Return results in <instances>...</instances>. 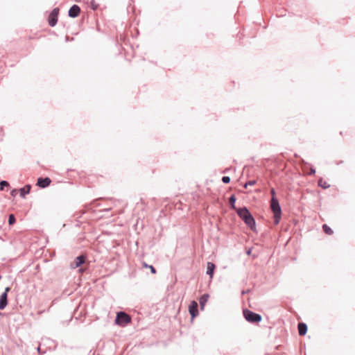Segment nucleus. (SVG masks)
<instances>
[{"mask_svg":"<svg viewBox=\"0 0 355 355\" xmlns=\"http://www.w3.org/2000/svg\"><path fill=\"white\" fill-rule=\"evenodd\" d=\"M270 193L272 196L270 208L274 214V223L275 225H277L281 219L282 210L278 200L275 198L276 193L274 189H271Z\"/></svg>","mask_w":355,"mask_h":355,"instance_id":"obj_1","label":"nucleus"},{"mask_svg":"<svg viewBox=\"0 0 355 355\" xmlns=\"http://www.w3.org/2000/svg\"><path fill=\"white\" fill-rule=\"evenodd\" d=\"M236 213L243 220L245 224L253 230L255 226V221L248 209L245 207L239 208L236 209Z\"/></svg>","mask_w":355,"mask_h":355,"instance_id":"obj_2","label":"nucleus"},{"mask_svg":"<svg viewBox=\"0 0 355 355\" xmlns=\"http://www.w3.org/2000/svg\"><path fill=\"white\" fill-rule=\"evenodd\" d=\"M243 315L245 320L250 322H259L262 318L259 314L255 313L248 309L243 310Z\"/></svg>","mask_w":355,"mask_h":355,"instance_id":"obj_3","label":"nucleus"},{"mask_svg":"<svg viewBox=\"0 0 355 355\" xmlns=\"http://www.w3.org/2000/svg\"><path fill=\"white\" fill-rule=\"evenodd\" d=\"M131 321V318L130 315L126 314L124 312H119L116 315V318L115 320L116 324L120 326H125L130 323Z\"/></svg>","mask_w":355,"mask_h":355,"instance_id":"obj_4","label":"nucleus"},{"mask_svg":"<svg viewBox=\"0 0 355 355\" xmlns=\"http://www.w3.org/2000/svg\"><path fill=\"white\" fill-rule=\"evenodd\" d=\"M59 13V9L58 8H54L51 12L50 13L49 16V24L51 26H54L58 21V16Z\"/></svg>","mask_w":355,"mask_h":355,"instance_id":"obj_5","label":"nucleus"},{"mask_svg":"<svg viewBox=\"0 0 355 355\" xmlns=\"http://www.w3.org/2000/svg\"><path fill=\"white\" fill-rule=\"evenodd\" d=\"M10 291V288L7 287L5 289L4 293L0 296V310H3L8 304V292Z\"/></svg>","mask_w":355,"mask_h":355,"instance_id":"obj_6","label":"nucleus"},{"mask_svg":"<svg viewBox=\"0 0 355 355\" xmlns=\"http://www.w3.org/2000/svg\"><path fill=\"white\" fill-rule=\"evenodd\" d=\"M189 311L192 319L198 315V304L196 301H192L189 306Z\"/></svg>","mask_w":355,"mask_h":355,"instance_id":"obj_7","label":"nucleus"},{"mask_svg":"<svg viewBox=\"0 0 355 355\" xmlns=\"http://www.w3.org/2000/svg\"><path fill=\"white\" fill-rule=\"evenodd\" d=\"M51 182V180L49 178H40L37 179V185L40 187L45 188V187L49 186Z\"/></svg>","mask_w":355,"mask_h":355,"instance_id":"obj_8","label":"nucleus"},{"mask_svg":"<svg viewBox=\"0 0 355 355\" xmlns=\"http://www.w3.org/2000/svg\"><path fill=\"white\" fill-rule=\"evenodd\" d=\"M85 261V257L84 255L78 256L76 258L73 262L71 263V267L76 268L81 266Z\"/></svg>","mask_w":355,"mask_h":355,"instance_id":"obj_9","label":"nucleus"},{"mask_svg":"<svg viewBox=\"0 0 355 355\" xmlns=\"http://www.w3.org/2000/svg\"><path fill=\"white\" fill-rule=\"evenodd\" d=\"M80 12V8L77 5H73L69 10V15L71 17H76Z\"/></svg>","mask_w":355,"mask_h":355,"instance_id":"obj_10","label":"nucleus"},{"mask_svg":"<svg viewBox=\"0 0 355 355\" xmlns=\"http://www.w3.org/2000/svg\"><path fill=\"white\" fill-rule=\"evenodd\" d=\"M215 265L213 263L208 262L207 266V274L209 275L210 278L211 279L214 275V271L215 270Z\"/></svg>","mask_w":355,"mask_h":355,"instance_id":"obj_11","label":"nucleus"},{"mask_svg":"<svg viewBox=\"0 0 355 355\" xmlns=\"http://www.w3.org/2000/svg\"><path fill=\"white\" fill-rule=\"evenodd\" d=\"M298 331L300 336H304L307 331L306 324L302 322H300L298 324Z\"/></svg>","mask_w":355,"mask_h":355,"instance_id":"obj_12","label":"nucleus"},{"mask_svg":"<svg viewBox=\"0 0 355 355\" xmlns=\"http://www.w3.org/2000/svg\"><path fill=\"white\" fill-rule=\"evenodd\" d=\"M209 295L208 294H204L200 298L199 302L201 309H203L207 302L208 301Z\"/></svg>","mask_w":355,"mask_h":355,"instance_id":"obj_13","label":"nucleus"},{"mask_svg":"<svg viewBox=\"0 0 355 355\" xmlns=\"http://www.w3.org/2000/svg\"><path fill=\"white\" fill-rule=\"evenodd\" d=\"M31 185H26L25 187H24L23 188L20 189L19 190V193H20V196L22 197V198H25V196L26 194H28L29 193L30 191H31Z\"/></svg>","mask_w":355,"mask_h":355,"instance_id":"obj_14","label":"nucleus"},{"mask_svg":"<svg viewBox=\"0 0 355 355\" xmlns=\"http://www.w3.org/2000/svg\"><path fill=\"white\" fill-rule=\"evenodd\" d=\"M318 186L323 189H328L330 187V184L322 178L318 180Z\"/></svg>","mask_w":355,"mask_h":355,"instance_id":"obj_15","label":"nucleus"},{"mask_svg":"<svg viewBox=\"0 0 355 355\" xmlns=\"http://www.w3.org/2000/svg\"><path fill=\"white\" fill-rule=\"evenodd\" d=\"M322 230L324 233L327 235H332L334 232L327 225L324 224L322 225Z\"/></svg>","mask_w":355,"mask_h":355,"instance_id":"obj_16","label":"nucleus"},{"mask_svg":"<svg viewBox=\"0 0 355 355\" xmlns=\"http://www.w3.org/2000/svg\"><path fill=\"white\" fill-rule=\"evenodd\" d=\"M89 6L92 10H95L98 8V4L96 2L95 0H91L89 2Z\"/></svg>","mask_w":355,"mask_h":355,"instance_id":"obj_17","label":"nucleus"},{"mask_svg":"<svg viewBox=\"0 0 355 355\" xmlns=\"http://www.w3.org/2000/svg\"><path fill=\"white\" fill-rule=\"evenodd\" d=\"M143 266L144 268H150V271L153 274H155L156 273V270L155 268L153 266H150V265H148L147 263H146L145 262L143 263Z\"/></svg>","mask_w":355,"mask_h":355,"instance_id":"obj_18","label":"nucleus"},{"mask_svg":"<svg viewBox=\"0 0 355 355\" xmlns=\"http://www.w3.org/2000/svg\"><path fill=\"white\" fill-rule=\"evenodd\" d=\"M15 223V218L13 214H10L8 218L9 225H13Z\"/></svg>","mask_w":355,"mask_h":355,"instance_id":"obj_19","label":"nucleus"},{"mask_svg":"<svg viewBox=\"0 0 355 355\" xmlns=\"http://www.w3.org/2000/svg\"><path fill=\"white\" fill-rule=\"evenodd\" d=\"M235 202H236V198H235V196H232L230 197V204H231V205H232V207L233 209H236V208H235V206H234V203H235Z\"/></svg>","mask_w":355,"mask_h":355,"instance_id":"obj_20","label":"nucleus"},{"mask_svg":"<svg viewBox=\"0 0 355 355\" xmlns=\"http://www.w3.org/2000/svg\"><path fill=\"white\" fill-rule=\"evenodd\" d=\"M9 186V183L5 180H3L0 182V189L3 190V187H8Z\"/></svg>","mask_w":355,"mask_h":355,"instance_id":"obj_21","label":"nucleus"},{"mask_svg":"<svg viewBox=\"0 0 355 355\" xmlns=\"http://www.w3.org/2000/svg\"><path fill=\"white\" fill-rule=\"evenodd\" d=\"M222 181H223L224 183L227 184V183H229V182H230V177H228V176H224V177H223V178H222Z\"/></svg>","mask_w":355,"mask_h":355,"instance_id":"obj_22","label":"nucleus"},{"mask_svg":"<svg viewBox=\"0 0 355 355\" xmlns=\"http://www.w3.org/2000/svg\"><path fill=\"white\" fill-rule=\"evenodd\" d=\"M254 184H255L254 181H250V182L245 183V187L246 188L248 185L252 186V185H254Z\"/></svg>","mask_w":355,"mask_h":355,"instance_id":"obj_23","label":"nucleus"},{"mask_svg":"<svg viewBox=\"0 0 355 355\" xmlns=\"http://www.w3.org/2000/svg\"><path fill=\"white\" fill-rule=\"evenodd\" d=\"M17 189H13L12 191H11V195L12 196H15L17 194Z\"/></svg>","mask_w":355,"mask_h":355,"instance_id":"obj_24","label":"nucleus"}]
</instances>
